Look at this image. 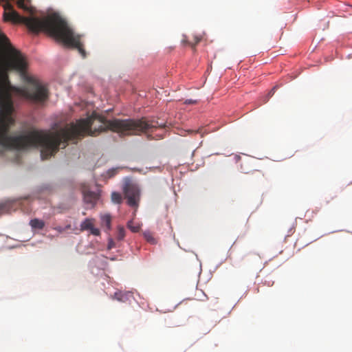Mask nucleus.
I'll list each match as a JSON object with an SVG mask.
<instances>
[{"instance_id":"obj_5","label":"nucleus","mask_w":352,"mask_h":352,"mask_svg":"<svg viewBox=\"0 0 352 352\" xmlns=\"http://www.w3.org/2000/svg\"><path fill=\"white\" fill-rule=\"evenodd\" d=\"M30 226L33 230H42L45 227V222L38 219H33L30 221Z\"/></svg>"},{"instance_id":"obj_12","label":"nucleus","mask_w":352,"mask_h":352,"mask_svg":"<svg viewBox=\"0 0 352 352\" xmlns=\"http://www.w3.org/2000/svg\"><path fill=\"white\" fill-rule=\"evenodd\" d=\"M200 41H201V38L195 36H194L193 41H188L187 40L184 39L183 43L185 44H188L194 48L195 46L200 42Z\"/></svg>"},{"instance_id":"obj_1","label":"nucleus","mask_w":352,"mask_h":352,"mask_svg":"<svg viewBox=\"0 0 352 352\" xmlns=\"http://www.w3.org/2000/svg\"><path fill=\"white\" fill-rule=\"evenodd\" d=\"M28 67L26 57L12 46L6 35L0 30V146L3 148L25 150L41 147V157L45 160L54 155L61 146L65 148L69 141L76 142L86 135L96 136L100 132L111 130L122 136L142 133L151 135L158 129H164L166 126L165 122L148 121L145 118L109 120L94 113L86 119L66 124L55 131L30 128L9 136L8 133L14 120L8 72L19 73L29 83L20 90V94L30 101L42 104L50 96L46 85L28 75Z\"/></svg>"},{"instance_id":"obj_17","label":"nucleus","mask_w":352,"mask_h":352,"mask_svg":"<svg viewBox=\"0 0 352 352\" xmlns=\"http://www.w3.org/2000/svg\"><path fill=\"white\" fill-rule=\"evenodd\" d=\"M197 102V100H194L192 99H188L185 101V104H196Z\"/></svg>"},{"instance_id":"obj_3","label":"nucleus","mask_w":352,"mask_h":352,"mask_svg":"<svg viewBox=\"0 0 352 352\" xmlns=\"http://www.w3.org/2000/svg\"><path fill=\"white\" fill-rule=\"evenodd\" d=\"M124 197L127 204L131 207H138L140 199V191L137 185L131 182H126L123 186Z\"/></svg>"},{"instance_id":"obj_10","label":"nucleus","mask_w":352,"mask_h":352,"mask_svg":"<svg viewBox=\"0 0 352 352\" xmlns=\"http://www.w3.org/2000/svg\"><path fill=\"white\" fill-rule=\"evenodd\" d=\"M127 228L133 232H138L140 230V225L134 224L132 220L127 223Z\"/></svg>"},{"instance_id":"obj_16","label":"nucleus","mask_w":352,"mask_h":352,"mask_svg":"<svg viewBox=\"0 0 352 352\" xmlns=\"http://www.w3.org/2000/svg\"><path fill=\"white\" fill-rule=\"evenodd\" d=\"M118 168H113L111 170H109L107 172V175L109 177L114 176L118 173Z\"/></svg>"},{"instance_id":"obj_20","label":"nucleus","mask_w":352,"mask_h":352,"mask_svg":"<svg viewBox=\"0 0 352 352\" xmlns=\"http://www.w3.org/2000/svg\"><path fill=\"white\" fill-rule=\"evenodd\" d=\"M109 249L112 248V241L109 242Z\"/></svg>"},{"instance_id":"obj_6","label":"nucleus","mask_w":352,"mask_h":352,"mask_svg":"<svg viewBox=\"0 0 352 352\" xmlns=\"http://www.w3.org/2000/svg\"><path fill=\"white\" fill-rule=\"evenodd\" d=\"M93 219H86L83 221L80 224V230H89L94 226Z\"/></svg>"},{"instance_id":"obj_2","label":"nucleus","mask_w":352,"mask_h":352,"mask_svg":"<svg viewBox=\"0 0 352 352\" xmlns=\"http://www.w3.org/2000/svg\"><path fill=\"white\" fill-rule=\"evenodd\" d=\"M3 14L4 21L14 23H24L32 32L38 33L41 31L47 33L65 45L76 48L82 58L86 57L83 44L80 41V36L75 35L67 21L58 14L53 13L39 19L37 17L21 16L13 9V6L6 3L3 6Z\"/></svg>"},{"instance_id":"obj_15","label":"nucleus","mask_w":352,"mask_h":352,"mask_svg":"<svg viewBox=\"0 0 352 352\" xmlns=\"http://www.w3.org/2000/svg\"><path fill=\"white\" fill-rule=\"evenodd\" d=\"M89 230L91 234H92L94 236H98L100 234L99 229L94 228V226Z\"/></svg>"},{"instance_id":"obj_14","label":"nucleus","mask_w":352,"mask_h":352,"mask_svg":"<svg viewBox=\"0 0 352 352\" xmlns=\"http://www.w3.org/2000/svg\"><path fill=\"white\" fill-rule=\"evenodd\" d=\"M70 228V226L68 225L65 228L61 227V226H56L54 228V230H56L59 233H62L65 232L67 229H69Z\"/></svg>"},{"instance_id":"obj_19","label":"nucleus","mask_w":352,"mask_h":352,"mask_svg":"<svg viewBox=\"0 0 352 352\" xmlns=\"http://www.w3.org/2000/svg\"><path fill=\"white\" fill-rule=\"evenodd\" d=\"M156 136H157L159 138H163V134H157Z\"/></svg>"},{"instance_id":"obj_7","label":"nucleus","mask_w":352,"mask_h":352,"mask_svg":"<svg viewBox=\"0 0 352 352\" xmlns=\"http://www.w3.org/2000/svg\"><path fill=\"white\" fill-rule=\"evenodd\" d=\"M102 225H105L108 230L111 228V217L109 214H102L100 216Z\"/></svg>"},{"instance_id":"obj_11","label":"nucleus","mask_w":352,"mask_h":352,"mask_svg":"<svg viewBox=\"0 0 352 352\" xmlns=\"http://www.w3.org/2000/svg\"><path fill=\"white\" fill-rule=\"evenodd\" d=\"M127 294L122 292H116L113 298L118 301L125 302L126 300Z\"/></svg>"},{"instance_id":"obj_13","label":"nucleus","mask_w":352,"mask_h":352,"mask_svg":"<svg viewBox=\"0 0 352 352\" xmlns=\"http://www.w3.org/2000/svg\"><path fill=\"white\" fill-rule=\"evenodd\" d=\"M8 212V206L7 204H0V215Z\"/></svg>"},{"instance_id":"obj_4","label":"nucleus","mask_w":352,"mask_h":352,"mask_svg":"<svg viewBox=\"0 0 352 352\" xmlns=\"http://www.w3.org/2000/svg\"><path fill=\"white\" fill-rule=\"evenodd\" d=\"M82 192L83 194L84 201L87 204H90L94 206L99 199L98 193L91 191L86 186L82 187Z\"/></svg>"},{"instance_id":"obj_18","label":"nucleus","mask_w":352,"mask_h":352,"mask_svg":"<svg viewBox=\"0 0 352 352\" xmlns=\"http://www.w3.org/2000/svg\"><path fill=\"white\" fill-rule=\"evenodd\" d=\"M275 89H276V87H274L270 92V96H272L275 91Z\"/></svg>"},{"instance_id":"obj_8","label":"nucleus","mask_w":352,"mask_h":352,"mask_svg":"<svg viewBox=\"0 0 352 352\" xmlns=\"http://www.w3.org/2000/svg\"><path fill=\"white\" fill-rule=\"evenodd\" d=\"M125 236V230L123 226H119L117 228L116 239L119 241L122 240Z\"/></svg>"},{"instance_id":"obj_9","label":"nucleus","mask_w":352,"mask_h":352,"mask_svg":"<svg viewBox=\"0 0 352 352\" xmlns=\"http://www.w3.org/2000/svg\"><path fill=\"white\" fill-rule=\"evenodd\" d=\"M111 201L115 204H120L122 201V197L120 192H113L111 193Z\"/></svg>"}]
</instances>
